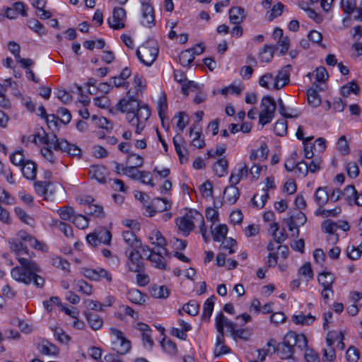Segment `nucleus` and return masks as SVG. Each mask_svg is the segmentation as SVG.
Instances as JSON below:
<instances>
[{
    "label": "nucleus",
    "instance_id": "1",
    "mask_svg": "<svg viewBox=\"0 0 362 362\" xmlns=\"http://www.w3.org/2000/svg\"><path fill=\"white\" fill-rule=\"evenodd\" d=\"M19 266L11 269V278L26 286L33 284L36 288H41L45 284V279L39 275L41 272L40 265L30 258L19 259Z\"/></svg>",
    "mask_w": 362,
    "mask_h": 362
},
{
    "label": "nucleus",
    "instance_id": "2",
    "mask_svg": "<svg viewBox=\"0 0 362 362\" xmlns=\"http://www.w3.org/2000/svg\"><path fill=\"white\" fill-rule=\"evenodd\" d=\"M40 141L46 144L50 145L55 151H61L66 153L70 157L80 159L81 157V149L76 144L69 143L64 139H58L54 134H45L40 138Z\"/></svg>",
    "mask_w": 362,
    "mask_h": 362
},
{
    "label": "nucleus",
    "instance_id": "3",
    "mask_svg": "<svg viewBox=\"0 0 362 362\" xmlns=\"http://www.w3.org/2000/svg\"><path fill=\"white\" fill-rule=\"evenodd\" d=\"M158 46L154 39L149 38L137 48V58L146 66H151L158 54Z\"/></svg>",
    "mask_w": 362,
    "mask_h": 362
},
{
    "label": "nucleus",
    "instance_id": "4",
    "mask_svg": "<svg viewBox=\"0 0 362 362\" xmlns=\"http://www.w3.org/2000/svg\"><path fill=\"white\" fill-rule=\"evenodd\" d=\"M204 222L202 214L194 209L189 210L183 216L176 219V224L179 230L186 233L185 235H188L196 225L199 227Z\"/></svg>",
    "mask_w": 362,
    "mask_h": 362
},
{
    "label": "nucleus",
    "instance_id": "5",
    "mask_svg": "<svg viewBox=\"0 0 362 362\" xmlns=\"http://www.w3.org/2000/svg\"><path fill=\"white\" fill-rule=\"evenodd\" d=\"M117 110L125 114L127 120L132 123L136 118V90L129 89L117 104Z\"/></svg>",
    "mask_w": 362,
    "mask_h": 362
},
{
    "label": "nucleus",
    "instance_id": "6",
    "mask_svg": "<svg viewBox=\"0 0 362 362\" xmlns=\"http://www.w3.org/2000/svg\"><path fill=\"white\" fill-rule=\"evenodd\" d=\"M122 238L126 244L125 255L127 257L125 265L126 269L128 272H134L136 271V262L134 259L136 235L133 230H127L123 232Z\"/></svg>",
    "mask_w": 362,
    "mask_h": 362
},
{
    "label": "nucleus",
    "instance_id": "7",
    "mask_svg": "<svg viewBox=\"0 0 362 362\" xmlns=\"http://www.w3.org/2000/svg\"><path fill=\"white\" fill-rule=\"evenodd\" d=\"M112 349L119 354H127L131 349V342L127 339L122 332L115 328H110Z\"/></svg>",
    "mask_w": 362,
    "mask_h": 362
},
{
    "label": "nucleus",
    "instance_id": "8",
    "mask_svg": "<svg viewBox=\"0 0 362 362\" xmlns=\"http://www.w3.org/2000/svg\"><path fill=\"white\" fill-rule=\"evenodd\" d=\"M87 243L92 247H97L100 244L110 245L112 240V234L105 228L95 229L86 237Z\"/></svg>",
    "mask_w": 362,
    "mask_h": 362
},
{
    "label": "nucleus",
    "instance_id": "9",
    "mask_svg": "<svg viewBox=\"0 0 362 362\" xmlns=\"http://www.w3.org/2000/svg\"><path fill=\"white\" fill-rule=\"evenodd\" d=\"M8 245L10 250L16 255V257L19 262V259L21 258H30L34 256L33 252H30L26 245H25L21 241L16 238H11L8 240Z\"/></svg>",
    "mask_w": 362,
    "mask_h": 362
},
{
    "label": "nucleus",
    "instance_id": "10",
    "mask_svg": "<svg viewBox=\"0 0 362 362\" xmlns=\"http://www.w3.org/2000/svg\"><path fill=\"white\" fill-rule=\"evenodd\" d=\"M140 23L146 28H152L156 25L154 9L150 3L141 4Z\"/></svg>",
    "mask_w": 362,
    "mask_h": 362
},
{
    "label": "nucleus",
    "instance_id": "11",
    "mask_svg": "<svg viewBox=\"0 0 362 362\" xmlns=\"http://www.w3.org/2000/svg\"><path fill=\"white\" fill-rule=\"evenodd\" d=\"M171 204L165 198H155L153 199V204L146 206V212H143L144 214L148 217H152L156 215L157 212H162L170 209Z\"/></svg>",
    "mask_w": 362,
    "mask_h": 362
},
{
    "label": "nucleus",
    "instance_id": "12",
    "mask_svg": "<svg viewBox=\"0 0 362 362\" xmlns=\"http://www.w3.org/2000/svg\"><path fill=\"white\" fill-rule=\"evenodd\" d=\"M137 332H139L143 346L151 351L154 345V341L151 337L152 329L149 325L144 322H137Z\"/></svg>",
    "mask_w": 362,
    "mask_h": 362
},
{
    "label": "nucleus",
    "instance_id": "13",
    "mask_svg": "<svg viewBox=\"0 0 362 362\" xmlns=\"http://www.w3.org/2000/svg\"><path fill=\"white\" fill-rule=\"evenodd\" d=\"M291 65H286L282 67L274 76V83L273 88L275 90H279L288 84L290 81Z\"/></svg>",
    "mask_w": 362,
    "mask_h": 362
},
{
    "label": "nucleus",
    "instance_id": "14",
    "mask_svg": "<svg viewBox=\"0 0 362 362\" xmlns=\"http://www.w3.org/2000/svg\"><path fill=\"white\" fill-rule=\"evenodd\" d=\"M126 13L124 9L122 8H115L112 13V16L110 17L107 23L110 27L115 30H119L124 27V19Z\"/></svg>",
    "mask_w": 362,
    "mask_h": 362
},
{
    "label": "nucleus",
    "instance_id": "15",
    "mask_svg": "<svg viewBox=\"0 0 362 362\" xmlns=\"http://www.w3.org/2000/svg\"><path fill=\"white\" fill-rule=\"evenodd\" d=\"M306 221L305 215L300 211H296L293 214H291L288 218L284 219V222L286 223L290 231L303 226Z\"/></svg>",
    "mask_w": 362,
    "mask_h": 362
},
{
    "label": "nucleus",
    "instance_id": "16",
    "mask_svg": "<svg viewBox=\"0 0 362 362\" xmlns=\"http://www.w3.org/2000/svg\"><path fill=\"white\" fill-rule=\"evenodd\" d=\"M168 249H156L154 250L150 261L153 267L160 269H166V261L165 257L168 256Z\"/></svg>",
    "mask_w": 362,
    "mask_h": 362
},
{
    "label": "nucleus",
    "instance_id": "17",
    "mask_svg": "<svg viewBox=\"0 0 362 362\" xmlns=\"http://www.w3.org/2000/svg\"><path fill=\"white\" fill-rule=\"evenodd\" d=\"M274 352L281 359H288L292 357L294 353V348L293 345L288 344L287 334L285 336L282 342L278 343L274 348Z\"/></svg>",
    "mask_w": 362,
    "mask_h": 362
},
{
    "label": "nucleus",
    "instance_id": "18",
    "mask_svg": "<svg viewBox=\"0 0 362 362\" xmlns=\"http://www.w3.org/2000/svg\"><path fill=\"white\" fill-rule=\"evenodd\" d=\"M151 116V110L148 105H141L137 100V133L144 128L143 123Z\"/></svg>",
    "mask_w": 362,
    "mask_h": 362
},
{
    "label": "nucleus",
    "instance_id": "19",
    "mask_svg": "<svg viewBox=\"0 0 362 362\" xmlns=\"http://www.w3.org/2000/svg\"><path fill=\"white\" fill-rule=\"evenodd\" d=\"M288 344L293 345V348L297 346L300 350L305 349L308 346V341L305 336L303 334H296L294 332L287 334Z\"/></svg>",
    "mask_w": 362,
    "mask_h": 362
},
{
    "label": "nucleus",
    "instance_id": "20",
    "mask_svg": "<svg viewBox=\"0 0 362 362\" xmlns=\"http://www.w3.org/2000/svg\"><path fill=\"white\" fill-rule=\"evenodd\" d=\"M21 172L26 179L33 180L36 177L37 165L30 160H26L21 165Z\"/></svg>",
    "mask_w": 362,
    "mask_h": 362
},
{
    "label": "nucleus",
    "instance_id": "21",
    "mask_svg": "<svg viewBox=\"0 0 362 362\" xmlns=\"http://www.w3.org/2000/svg\"><path fill=\"white\" fill-rule=\"evenodd\" d=\"M215 321L216 328L218 332H221V331L224 332L225 327L231 332L235 327V325L233 322L228 320L222 313H218L216 316Z\"/></svg>",
    "mask_w": 362,
    "mask_h": 362
},
{
    "label": "nucleus",
    "instance_id": "22",
    "mask_svg": "<svg viewBox=\"0 0 362 362\" xmlns=\"http://www.w3.org/2000/svg\"><path fill=\"white\" fill-rule=\"evenodd\" d=\"M107 170L102 165H92L89 170V175L100 183H104L106 180Z\"/></svg>",
    "mask_w": 362,
    "mask_h": 362
},
{
    "label": "nucleus",
    "instance_id": "23",
    "mask_svg": "<svg viewBox=\"0 0 362 362\" xmlns=\"http://www.w3.org/2000/svg\"><path fill=\"white\" fill-rule=\"evenodd\" d=\"M340 6L342 11L347 15L346 18L343 19L344 23L346 20L350 19V15L357 11L358 13L359 6L357 7L356 0H341Z\"/></svg>",
    "mask_w": 362,
    "mask_h": 362
},
{
    "label": "nucleus",
    "instance_id": "24",
    "mask_svg": "<svg viewBox=\"0 0 362 362\" xmlns=\"http://www.w3.org/2000/svg\"><path fill=\"white\" fill-rule=\"evenodd\" d=\"M173 142L180 163H186L188 160V158L185 155L184 152L187 153V149L184 146L181 145V143L185 142L181 136H178L177 135L173 137Z\"/></svg>",
    "mask_w": 362,
    "mask_h": 362
},
{
    "label": "nucleus",
    "instance_id": "25",
    "mask_svg": "<svg viewBox=\"0 0 362 362\" xmlns=\"http://www.w3.org/2000/svg\"><path fill=\"white\" fill-rule=\"evenodd\" d=\"M245 18L244 8L236 6L229 10V20L233 24L238 25L241 23Z\"/></svg>",
    "mask_w": 362,
    "mask_h": 362
},
{
    "label": "nucleus",
    "instance_id": "26",
    "mask_svg": "<svg viewBox=\"0 0 362 362\" xmlns=\"http://www.w3.org/2000/svg\"><path fill=\"white\" fill-rule=\"evenodd\" d=\"M262 110L260 112L275 115L276 104L274 98L271 96H264L261 101Z\"/></svg>",
    "mask_w": 362,
    "mask_h": 362
},
{
    "label": "nucleus",
    "instance_id": "27",
    "mask_svg": "<svg viewBox=\"0 0 362 362\" xmlns=\"http://www.w3.org/2000/svg\"><path fill=\"white\" fill-rule=\"evenodd\" d=\"M240 197V191L235 185L231 184L225 188L223 192V198L229 204H233L236 202Z\"/></svg>",
    "mask_w": 362,
    "mask_h": 362
},
{
    "label": "nucleus",
    "instance_id": "28",
    "mask_svg": "<svg viewBox=\"0 0 362 362\" xmlns=\"http://www.w3.org/2000/svg\"><path fill=\"white\" fill-rule=\"evenodd\" d=\"M315 201L320 207H322L329 199V194L327 187H318L314 194Z\"/></svg>",
    "mask_w": 362,
    "mask_h": 362
},
{
    "label": "nucleus",
    "instance_id": "29",
    "mask_svg": "<svg viewBox=\"0 0 362 362\" xmlns=\"http://www.w3.org/2000/svg\"><path fill=\"white\" fill-rule=\"evenodd\" d=\"M38 351L44 355L57 357L59 355V349L48 341H43L38 346Z\"/></svg>",
    "mask_w": 362,
    "mask_h": 362
},
{
    "label": "nucleus",
    "instance_id": "30",
    "mask_svg": "<svg viewBox=\"0 0 362 362\" xmlns=\"http://www.w3.org/2000/svg\"><path fill=\"white\" fill-rule=\"evenodd\" d=\"M270 228L273 230L272 237L273 240L275 243L281 244L287 239L288 235L286 233L285 228H283L281 230H279L278 223H272L270 226Z\"/></svg>",
    "mask_w": 362,
    "mask_h": 362
},
{
    "label": "nucleus",
    "instance_id": "31",
    "mask_svg": "<svg viewBox=\"0 0 362 362\" xmlns=\"http://www.w3.org/2000/svg\"><path fill=\"white\" fill-rule=\"evenodd\" d=\"M90 199L88 198L86 200L87 205L86 206L85 211L87 214L102 218L104 217L105 214L103 211V208L100 205L91 204L90 202Z\"/></svg>",
    "mask_w": 362,
    "mask_h": 362
},
{
    "label": "nucleus",
    "instance_id": "32",
    "mask_svg": "<svg viewBox=\"0 0 362 362\" xmlns=\"http://www.w3.org/2000/svg\"><path fill=\"white\" fill-rule=\"evenodd\" d=\"M149 239L151 243L157 246L156 249H167L166 241L165 238L162 235L161 233L158 230H153L149 235Z\"/></svg>",
    "mask_w": 362,
    "mask_h": 362
},
{
    "label": "nucleus",
    "instance_id": "33",
    "mask_svg": "<svg viewBox=\"0 0 362 362\" xmlns=\"http://www.w3.org/2000/svg\"><path fill=\"white\" fill-rule=\"evenodd\" d=\"M334 281L335 276L331 272H323L319 274L318 282L323 288H332Z\"/></svg>",
    "mask_w": 362,
    "mask_h": 362
},
{
    "label": "nucleus",
    "instance_id": "34",
    "mask_svg": "<svg viewBox=\"0 0 362 362\" xmlns=\"http://www.w3.org/2000/svg\"><path fill=\"white\" fill-rule=\"evenodd\" d=\"M167 110V96L164 92H162L158 102V112L163 125H164V119L166 117Z\"/></svg>",
    "mask_w": 362,
    "mask_h": 362
},
{
    "label": "nucleus",
    "instance_id": "35",
    "mask_svg": "<svg viewBox=\"0 0 362 362\" xmlns=\"http://www.w3.org/2000/svg\"><path fill=\"white\" fill-rule=\"evenodd\" d=\"M211 234L215 242H221L226 238L228 227L226 224H219L211 230Z\"/></svg>",
    "mask_w": 362,
    "mask_h": 362
},
{
    "label": "nucleus",
    "instance_id": "36",
    "mask_svg": "<svg viewBox=\"0 0 362 362\" xmlns=\"http://www.w3.org/2000/svg\"><path fill=\"white\" fill-rule=\"evenodd\" d=\"M247 175L248 168L244 164L236 173L233 172L231 173L229 181L233 185H236L243 177H247Z\"/></svg>",
    "mask_w": 362,
    "mask_h": 362
},
{
    "label": "nucleus",
    "instance_id": "37",
    "mask_svg": "<svg viewBox=\"0 0 362 362\" xmlns=\"http://www.w3.org/2000/svg\"><path fill=\"white\" fill-rule=\"evenodd\" d=\"M216 296H211L206 299L203 306L202 319L206 321L210 320V317L213 313Z\"/></svg>",
    "mask_w": 362,
    "mask_h": 362
},
{
    "label": "nucleus",
    "instance_id": "38",
    "mask_svg": "<svg viewBox=\"0 0 362 362\" xmlns=\"http://www.w3.org/2000/svg\"><path fill=\"white\" fill-rule=\"evenodd\" d=\"M291 320L296 325H309L315 321V317L310 313L308 315L300 313L298 315H293Z\"/></svg>",
    "mask_w": 362,
    "mask_h": 362
},
{
    "label": "nucleus",
    "instance_id": "39",
    "mask_svg": "<svg viewBox=\"0 0 362 362\" xmlns=\"http://www.w3.org/2000/svg\"><path fill=\"white\" fill-rule=\"evenodd\" d=\"M86 316L89 325L93 330H98L103 327V320L98 314L86 313Z\"/></svg>",
    "mask_w": 362,
    "mask_h": 362
},
{
    "label": "nucleus",
    "instance_id": "40",
    "mask_svg": "<svg viewBox=\"0 0 362 362\" xmlns=\"http://www.w3.org/2000/svg\"><path fill=\"white\" fill-rule=\"evenodd\" d=\"M340 91L343 96L348 97L351 93L358 95L360 88L355 81H352L341 86Z\"/></svg>",
    "mask_w": 362,
    "mask_h": 362
},
{
    "label": "nucleus",
    "instance_id": "41",
    "mask_svg": "<svg viewBox=\"0 0 362 362\" xmlns=\"http://www.w3.org/2000/svg\"><path fill=\"white\" fill-rule=\"evenodd\" d=\"M150 293L154 298H166L169 296V291L165 286L153 285L150 288Z\"/></svg>",
    "mask_w": 362,
    "mask_h": 362
},
{
    "label": "nucleus",
    "instance_id": "42",
    "mask_svg": "<svg viewBox=\"0 0 362 362\" xmlns=\"http://www.w3.org/2000/svg\"><path fill=\"white\" fill-rule=\"evenodd\" d=\"M202 134L201 131L194 132L193 129H191L189 132V136L192 138V145L199 149L204 148L206 145L204 139L202 138Z\"/></svg>",
    "mask_w": 362,
    "mask_h": 362
},
{
    "label": "nucleus",
    "instance_id": "43",
    "mask_svg": "<svg viewBox=\"0 0 362 362\" xmlns=\"http://www.w3.org/2000/svg\"><path fill=\"white\" fill-rule=\"evenodd\" d=\"M274 51L279 50L280 55H284L289 49L290 40L288 37L277 40L274 45H272Z\"/></svg>",
    "mask_w": 362,
    "mask_h": 362
},
{
    "label": "nucleus",
    "instance_id": "44",
    "mask_svg": "<svg viewBox=\"0 0 362 362\" xmlns=\"http://www.w3.org/2000/svg\"><path fill=\"white\" fill-rule=\"evenodd\" d=\"M228 161L225 158H221L214 165V171L218 177H223L227 173Z\"/></svg>",
    "mask_w": 362,
    "mask_h": 362
},
{
    "label": "nucleus",
    "instance_id": "45",
    "mask_svg": "<svg viewBox=\"0 0 362 362\" xmlns=\"http://www.w3.org/2000/svg\"><path fill=\"white\" fill-rule=\"evenodd\" d=\"M75 288L85 295L90 296L93 293V287L83 280L74 281Z\"/></svg>",
    "mask_w": 362,
    "mask_h": 362
},
{
    "label": "nucleus",
    "instance_id": "46",
    "mask_svg": "<svg viewBox=\"0 0 362 362\" xmlns=\"http://www.w3.org/2000/svg\"><path fill=\"white\" fill-rule=\"evenodd\" d=\"M15 214L19 219L27 225L33 226L35 223V220L33 217L28 215L23 209L20 207H15Z\"/></svg>",
    "mask_w": 362,
    "mask_h": 362
},
{
    "label": "nucleus",
    "instance_id": "47",
    "mask_svg": "<svg viewBox=\"0 0 362 362\" xmlns=\"http://www.w3.org/2000/svg\"><path fill=\"white\" fill-rule=\"evenodd\" d=\"M182 310L191 316H196L199 313V304L196 300H192L183 305Z\"/></svg>",
    "mask_w": 362,
    "mask_h": 362
},
{
    "label": "nucleus",
    "instance_id": "48",
    "mask_svg": "<svg viewBox=\"0 0 362 362\" xmlns=\"http://www.w3.org/2000/svg\"><path fill=\"white\" fill-rule=\"evenodd\" d=\"M274 47L272 45H264L262 51L259 53V58L262 62H269L274 56Z\"/></svg>",
    "mask_w": 362,
    "mask_h": 362
},
{
    "label": "nucleus",
    "instance_id": "49",
    "mask_svg": "<svg viewBox=\"0 0 362 362\" xmlns=\"http://www.w3.org/2000/svg\"><path fill=\"white\" fill-rule=\"evenodd\" d=\"M357 192L354 185H348L342 191V194L348 204L352 205L354 199Z\"/></svg>",
    "mask_w": 362,
    "mask_h": 362
},
{
    "label": "nucleus",
    "instance_id": "50",
    "mask_svg": "<svg viewBox=\"0 0 362 362\" xmlns=\"http://www.w3.org/2000/svg\"><path fill=\"white\" fill-rule=\"evenodd\" d=\"M134 310L129 306L126 305H121L119 306L118 310L115 313V315L119 320H124L125 316L133 317Z\"/></svg>",
    "mask_w": 362,
    "mask_h": 362
},
{
    "label": "nucleus",
    "instance_id": "51",
    "mask_svg": "<svg viewBox=\"0 0 362 362\" xmlns=\"http://www.w3.org/2000/svg\"><path fill=\"white\" fill-rule=\"evenodd\" d=\"M54 224L66 237L72 238L74 236L73 229L71 226L59 220L55 221Z\"/></svg>",
    "mask_w": 362,
    "mask_h": 362
},
{
    "label": "nucleus",
    "instance_id": "52",
    "mask_svg": "<svg viewBox=\"0 0 362 362\" xmlns=\"http://www.w3.org/2000/svg\"><path fill=\"white\" fill-rule=\"evenodd\" d=\"M284 4L279 2L274 4L271 11L267 14V19L269 21H272L275 18L280 16L283 13Z\"/></svg>",
    "mask_w": 362,
    "mask_h": 362
},
{
    "label": "nucleus",
    "instance_id": "53",
    "mask_svg": "<svg viewBox=\"0 0 362 362\" xmlns=\"http://www.w3.org/2000/svg\"><path fill=\"white\" fill-rule=\"evenodd\" d=\"M308 102L313 107H318L320 105L321 99L318 92L315 89H310L308 91Z\"/></svg>",
    "mask_w": 362,
    "mask_h": 362
},
{
    "label": "nucleus",
    "instance_id": "54",
    "mask_svg": "<svg viewBox=\"0 0 362 362\" xmlns=\"http://www.w3.org/2000/svg\"><path fill=\"white\" fill-rule=\"evenodd\" d=\"M163 349L169 354H175L177 352L176 344L170 339L163 338L160 341Z\"/></svg>",
    "mask_w": 362,
    "mask_h": 362
},
{
    "label": "nucleus",
    "instance_id": "55",
    "mask_svg": "<svg viewBox=\"0 0 362 362\" xmlns=\"http://www.w3.org/2000/svg\"><path fill=\"white\" fill-rule=\"evenodd\" d=\"M194 59V54H192L189 49L182 52L179 56L180 62L183 66H189Z\"/></svg>",
    "mask_w": 362,
    "mask_h": 362
},
{
    "label": "nucleus",
    "instance_id": "56",
    "mask_svg": "<svg viewBox=\"0 0 362 362\" xmlns=\"http://www.w3.org/2000/svg\"><path fill=\"white\" fill-rule=\"evenodd\" d=\"M200 192L202 193V195L204 198L206 199H211L213 197V187L212 184L209 181H206L204 182L200 186Z\"/></svg>",
    "mask_w": 362,
    "mask_h": 362
},
{
    "label": "nucleus",
    "instance_id": "57",
    "mask_svg": "<svg viewBox=\"0 0 362 362\" xmlns=\"http://www.w3.org/2000/svg\"><path fill=\"white\" fill-rule=\"evenodd\" d=\"M73 223L78 228L83 230L88 226V219L86 216L78 214L74 215L72 218Z\"/></svg>",
    "mask_w": 362,
    "mask_h": 362
},
{
    "label": "nucleus",
    "instance_id": "58",
    "mask_svg": "<svg viewBox=\"0 0 362 362\" xmlns=\"http://www.w3.org/2000/svg\"><path fill=\"white\" fill-rule=\"evenodd\" d=\"M10 160L13 165L17 166H21L26 161L21 149L15 151L10 156Z\"/></svg>",
    "mask_w": 362,
    "mask_h": 362
},
{
    "label": "nucleus",
    "instance_id": "59",
    "mask_svg": "<svg viewBox=\"0 0 362 362\" xmlns=\"http://www.w3.org/2000/svg\"><path fill=\"white\" fill-rule=\"evenodd\" d=\"M274 132L277 136H284L287 132L286 121L284 119L278 120L274 124Z\"/></svg>",
    "mask_w": 362,
    "mask_h": 362
},
{
    "label": "nucleus",
    "instance_id": "60",
    "mask_svg": "<svg viewBox=\"0 0 362 362\" xmlns=\"http://www.w3.org/2000/svg\"><path fill=\"white\" fill-rule=\"evenodd\" d=\"M141 265L137 262V284L144 286L150 282V278L147 274L141 272Z\"/></svg>",
    "mask_w": 362,
    "mask_h": 362
},
{
    "label": "nucleus",
    "instance_id": "61",
    "mask_svg": "<svg viewBox=\"0 0 362 362\" xmlns=\"http://www.w3.org/2000/svg\"><path fill=\"white\" fill-rule=\"evenodd\" d=\"M57 211L60 218L64 221L71 220L74 216V209L68 206L60 208Z\"/></svg>",
    "mask_w": 362,
    "mask_h": 362
},
{
    "label": "nucleus",
    "instance_id": "62",
    "mask_svg": "<svg viewBox=\"0 0 362 362\" xmlns=\"http://www.w3.org/2000/svg\"><path fill=\"white\" fill-rule=\"evenodd\" d=\"M153 252L148 246L137 244V255L143 259H150Z\"/></svg>",
    "mask_w": 362,
    "mask_h": 362
},
{
    "label": "nucleus",
    "instance_id": "63",
    "mask_svg": "<svg viewBox=\"0 0 362 362\" xmlns=\"http://www.w3.org/2000/svg\"><path fill=\"white\" fill-rule=\"evenodd\" d=\"M137 180H139L142 183L154 186L153 177L150 172L148 171H137Z\"/></svg>",
    "mask_w": 362,
    "mask_h": 362
},
{
    "label": "nucleus",
    "instance_id": "64",
    "mask_svg": "<svg viewBox=\"0 0 362 362\" xmlns=\"http://www.w3.org/2000/svg\"><path fill=\"white\" fill-rule=\"evenodd\" d=\"M52 264L55 267L59 268L66 272H68L70 269V264L60 257H53L52 259Z\"/></svg>",
    "mask_w": 362,
    "mask_h": 362
}]
</instances>
